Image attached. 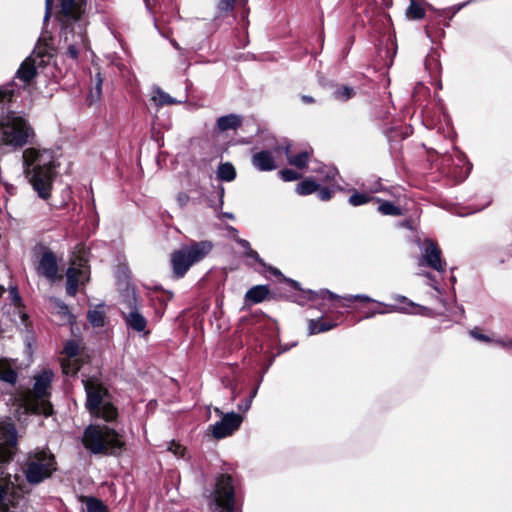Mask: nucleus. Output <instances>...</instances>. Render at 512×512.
I'll list each match as a JSON object with an SVG mask.
<instances>
[{
    "mask_svg": "<svg viewBox=\"0 0 512 512\" xmlns=\"http://www.w3.org/2000/svg\"><path fill=\"white\" fill-rule=\"evenodd\" d=\"M86 0H61L59 19L63 24L61 41L66 48V54L76 60L79 54L88 49L86 36V22L82 18ZM53 0H45V17L47 21L51 16Z\"/></svg>",
    "mask_w": 512,
    "mask_h": 512,
    "instance_id": "f257e3e1",
    "label": "nucleus"
},
{
    "mask_svg": "<svg viewBox=\"0 0 512 512\" xmlns=\"http://www.w3.org/2000/svg\"><path fill=\"white\" fill-rule=\"evenodd\" d=\"M25 177L42 199L50 196L55 176V157L51 150L30 147L23 151Z\"/></svg>",
    "mask_w": 512,
    "mask_h": 512,
    "instance_id": "f03ea898",
    "label": "nucleus"
},
{
    "mask_svg": "<svg viewBox=\"0 0 512 512\" xmlns=\"http://www.w3.org/2000/svg\"><path fill=\"white\" fill-rule=\"evenodd\" d=\"M84 447L93 454L117 455L122 452L125 442L114 429L103 425H90L83 434Z\"/></svg>",
    "mask_w": 512,
    "mask_h": 512,
    "instance_id": "7ed1b4c3",
    "label": "nucleus"
},
{
    "mask_svg": "<svg viewBox=\"0 0 512 512\" xmlns=\"http://www.w3.org/2000/svg\"><path fill=\"white\" fill-rule=\"evenodd\" d=\"M21 467L27 482L38 485L57 470V462L48 449H36L28 453Z\"/></svg>",
    "mask_w": 512,
    "mask_h": 512,
    "instance_id": "20e7f679",
    "label": "nucleus"
},
{
    "mask_svg": "<svg viewBox=\"0 0 512 512\" xmlns=\"http://www.w3.org/2000/svg\"><path fill=\"white\" fill-rule=\"evenodd\" d=\"M54 374L51 370H43L35 377V384L24 397V407L28 412L49 416L53 408L49 401L51 382Z\"/></svg>",
    "mask_w": 512,
    "mask_h": 512,
    "instance_id": "39448f33",
    "label": "nucleus"
},
{
    "mask_svg": "<svg viewBox=\"0 0 512 512\" xmlns=\"http://www.w3.org/2000/svg\"><path fill=\"white\" fill-rule=\"evenodd\" d=\"M35 133L28 122L14 114H9L0 122V141L13 148H22L33 142Z\"/></svg>",
    "mask_w": 512,
    "mask_h": 512,
    "instance_id": "423d86ee",
    "label": "nucleus"
},
{
    "mask_svg": "<svg viewBox=\"0 0 512 512\" xmlns=\"http://www.w3.org/2000/svg\"><path fill=\"white\" fill-rule=\"evenodd\" d=\"M208 506L211 512H234L235 490L230 475L221 474L217 477L215 488L208 497Z\"/></svg>",
    "mask_w": 512,
    "mask_h": 512,
    "instance_id": "0eeeda50",
    "label": "nucleus"
},
{
    "mask_svg": "<svg viewBox=\"0 0 512 512\" xmlns=\"http://www.w3.org/2000/svg\"><path fill=\"white\" fill-rule=\"evenodd\" d=\"M17 447V431L13 423H0V464L10 462Z\"/></svg>",
    "mask_w": 512,
    "mask_h": 512,
    "instance_id": "6e6552de",
    "label": "nucleus"
},
{
    "mask_svg": "<svg viewBox=\"0 0 512 512\" xmlns=\"http://www.w3.org/2000/svg\"><path fill=\"white\" fill-rule=\"evenodd\" d=\"M215 412L222 416V419L210 426L212 435L216 439H222L232 435L237 431L243 421V418L234 412L223 414L220 409L215 408Z\"/></svg>",
    "mask_w": 512,
    "mask_h": 512,
    "instance_id": "1a4fd4ad",
    "label": "nucleus"
},
{
    "mask_svg": "<svg viewBox=\"0 0 512 512\" xmlns=\"http://www.w3.org/2000/svg\"><path fill=\"white\" fill-rule=\"evenodd\" d=\"M419 264L428 266L438 272L445 271L446 263L441 258V250L432 240L425 241Z\"/></svg>",
    "mask_w": 512,
    "mask_h": 512,
    "instance_id": "9d476101",
    "label": "nucleus"
},
{
    "mask_svg": "<svg viewBox=\"0 0 512 512\" xmlns=\"http://www.w3.org/2000/svg\"><path fill=\"white\" fill-rule=\"evenodd\" d=\"M83 383L87 394V408L90 413L92 411H98L101 409L106 390L100 384L90 379L83 381Z\"/></svg>",
    "mask_w": 512,
    "mask_h": 512,
    "instance_id": "9b49d317",
    "label": "nucleus"
},
{
    "mask_svg": "<svg viewBox=\"0 0 512 512\" xmlns=\"http://www.w3.org/2000/svg\"><path fill=\"white\" fill-rule=\"evenodd\" d=\"M0 512H9L10 506L7 502V494L9 490H14L17 486L21 489L20 485L17 484L19 476H14V481L9 473H5L0 466Z\"/></svg>",
    "mask_w": 512,
    "mask_h": 512,
    "instance_id": "f8f14e48",
    "label": "nucleus"
},
{
    "mask_svg": "<svg viewBox=\"0 0 512 512\" xmlns=\"http://www.w3.org/2000/svg\"><path fill=\"white\" fill-rule=\"evenodd\" d=\"M171 264L173 273L178 278L183 277L189 268L193 265L183 246L179 250L172 253Z\"/></svg>",
    "mask_w": 512,
    "mask_h": 512,
    "instance_id": "ddd939ff",
    "label": "nucleus"
},
{
    "mask_svg": "<svg viewBox=\"0 0 512 512\" xmlns=\"http://www.w3.org/2000/svg\"><path fill=\"white\" fill-rule=\"evenodd\" d=\"M212 247L213 244L208 240L192 242L189 245L183 246L193 264L201 261L204 257H206L212 250Z\"/></svg>",
    "mask_w": 512,
    "mask_h": 512,
    "instance_id": "4468645a",
    "label": "nucleus"
},
{
    "mask_svg": "<svg viewBox=\"0 0 512 512\" xmlns=\"http://www.w3.org/2000/svg\"><path fill=\"white\" fill-rule=\"evenodd\" d=\"M53 56V48L49 46L47 39H40L36 48L29 57L36 59V68L44 67Z\"/></svg>",
    "mask_w": 512,
    "mask_h": 512,
    "instance_id": "2eb2a0df",
    "label": "nucleus"
},
{
    "mask_svg": "<svg viewBox=\"0 0 512 512\" xmlns=\"http://www.w3.org/2000/svg\"><path fill=\"white\" fill-rule=\"evenodd\" d=\"M58 271L57 262L52 252H45L38 264V272L48 279H53Z\"/></svg>",
    "mask_w": 512,
    "mask_h": 512,
    "instance_id": "dca6fc26",
    "label": "nucleus"
},
{
    "mask_svg": "<svg viewBox=\"0 0 512 512\" xmlns=\"http://www.w3.org/2000/svg\"><path fill=\"white\" fill-rule=\"evenodd\" d=\"M251 161L253 166L259 171H272L277 168L274 157L267 150L255 153Z\"/></svg>",
    "mask_w": 512,
    "mask_h": 512,
    "instance_id": "f3484780",
    "label": "nucleus"
},
{
    "mask_svg": "<svg viewBox=\"0 0 512 512\" xmlns=\"http://www.w3.org/2000/svg\"><path fill=\"white\" fill-rule=\"evenodd\" d=\"M122 316L128 328L137 332H143L145 330L147 321L139 310L122 311Z\"/></svg>",
    "mask_w": 512,
    "mask_h": 512,
    "instance_id": "a211bd4d",
    "label": "nucleus"
},
{
    "mask_svg": "<svg viewBox=\"0 0 512 512\" xmlns=\"http://www.w3.org/2000/svg\"><path fill=\"white\" fill-rule=\"evenodd\" d=\"M36 59L34 57L26 58L20 65L16 77L28 84L36 76Z\"/></svg>",
    "mask_w": 512,
    "mask_h": 512,
    "instance_id": "6ab92c4d",
    "label": "nucleus"
},
{
    "mask_svg": "<svg viewBox=\"0 0 512 512\" xmlns=\"http://www.w3.org/2000/svg\"><path fill=\"white\" fill-rule=\"evenodd\" d=\"M242 118L236 114H229L221 116L217 119V128L219 131L224 132L227 130H236L240 127Z\"/></svg>",
    "mask_w": 512,
    "mask_h": 512,
    "instance_id": "aec40b11",
    "label": "nucleus"
},
{
    "mask_svg": "<svg viewBox=\"0 0 512 512\" xmlns=\"http://www.w3.org/2000/svg\"><path fill=\"white\" fill-rule=\"evenodd\" d=\"M83 274V272L79 269H76L74 267H70L67 270L66 276H67V284H66V292L70 296H75L78 291V283L80 280V276Z\"/></svg>",
    "mask_w": 512,
    "mask_h": 512,
    "instance_id": "412c9836",
    "label": "nucleus"
},
{
    "mask_svg": "<svg viewBox=\"0 0 512 512\" xmlns=\"http://www.w3.org/2000/svg\"><path fill=\"white\" fill-rule=\"evenodd\" d=\"M269 289L265 285H257L250 288L245 294V300L251 303H260L266 299Z\"/></svg>",
    "mask_w": 512,
    "mask_h": 512,
    "instance_id": "4be33fe9",
    "label": "nucleus"
},
{
    "mask_svg": "<svg viewBox=\"0 0 512 512\" xmlns=\"http://www.w3.org/2000/svg\"><path fill=\"white\" fill-rule=\"evenodd\" d=\"M87 319H88V322L93 327H97V328L103 327L105 325V321H106V314L104 311V306L99 305V306L95 307L94 309L89 310L88 314H87Z\"/></svg>",
    "mask_w": 512,
    "mask_h": 512,
    "instance_id": "5701e85b",
    "label": "nucleus"
},
{
    "mask_svg": "<svg viewBox=\"0 0 512 512\" xmlns=\"http://www.w3.org/2000/svg\"><path fill=\"white\" fill-rule=\"evenodd\" d=\"M284 150H285V154L287 156V159H288V162L290 165H293L299 169H303L306 167L307 165V161H308V152L304 151V152H301L295 156L291 155L290 154V145H286L284 147Z\"/></svg>",
    "mask_w": 512,
    "mask_h": 512,
    "instance_id": "b1692460",
    "label": "nucleus"
},
{
    "mask_svg": "<svg viewBox=\"0 0 512 512\" xmlns=\"http://www.w3.org/2000/svg\"><path fill=\"white\" fill-rule=\"evenodd\" d=\"M336 326V323L327 321L323 318L314 320L311 319L309 321V332L310 334H318L322 332H326L328 330H331Z\"/></svg>",
    "mask_w": 512,
    "mask_h": 512,
    "instance_id": "393cba45",
    "label": "nucleus"
},
{
    "mask_svg": "<svg viewBox=\"0 0 512 512\" xmlns=\"http://www.w3.org/2000/svg\"><path fill=\"white\" fill-rule=\"evenodd\" d=\"M217 176L222 181H228L229 182V181H232V180L235 179V177H236V170H235L234 166L231 163H229V162L222 163L218 167Z\"/></svg>",
    "mask_w": 512,
    "mask_h": 512,
    "instance_id": "a878e982",
    "label": "nucleus"
},
{
    "mask_svg": "<svg viewBox=\"0 0 512 512\" xmlns=\"http://www.w3.org/2000/svg\"><path fill=\"white\" fill-rule=\"evenodd\" d=\"M123 309L122 311H133L138 310L137 308V297L133 289L127 288L123 293L122 300Z\"/></svg>",
    "mask_w": 512,
    "mask_h": 512,
    "instance_id": "bb28decb",
    "label": "nucleus"
},
{
    "mask_svg": "<svg viewBox=\"0 0 512 512\" xmlns=\"http://www.w3.org/2000/svg\"><path fill=\"white\" fill-rule=\"evenodd\" d=\"M236 242L245 250L246 257L253 259L261 266L266 267V263L264 262V260L259 256L257 251L251 248L250 243L247 240L242 238H236Z\"/></svg>",
    "mask_w": 512,
    "mask_h": 512,
    "instance_id": "cd10ccee",
    "label": "nucleus"
},
{
    "mask_svg": "<svg viewBox=\"0 0 512 512\" xmlns=\"http://www.w3.org/2000/svg\"><path fill=\"white\" fill-rule=\"evenodd\" d=\"M152 100L158 105V106H164V105H174L181 103L180 101H177L173 97H171L168 93L164 92L160 88H157L154 92V95L152 97Z\"/></svg>",
    "mask_w": 512,
    "mask_h": 512,
    "instance_id": "c85d7f7f",
    "label": "nucleus"
},
{
    "mask_svg": "<svg viewBox=\"0 0 512 512\" xmlns=\"http://www.w3.org/2000/svg\"><path fill=\"white\" fill-rule=\"evenodd\" d=\"M91 414L101 417L106 421H111L116 417L117 411L111 404L102 403L101 409L98 411H92Z\"/></svg>",
    "mask_w": 512,
    "mask_h": 512,
    "instance_id": "c756f323",
    "label": "nucleus"
},
{
    "mask_svg": "<svg viewBox=\"0 0 512 512\" xmlns=\"http://www.w3.org/2000/svg\"><path fill=\"white\" fill-rule=\"evenodd\" d=\"M318 188L319 185L314 180L307 178L297 185L296 192L299 195H309L317 191Z\"/></svg>",
    "mask_w": 512,
    "mask_h": 512,
    "instance_id": "7c9ffc66",
    "label": "nucleus"
},
{
    "mask_svg": "<svg viewBox=\"0 0 512 512\" xmlns=\"http://www.w3.org/2000/svg\"><path fill=\"white\" fill-rule=\"evenodd\" d=\"M84 502L86 504L87 512H109L107 506L97 498L85 497Z\"/></svg>",
    "mask_w": 512,
    "mask_h": 512,
    "instance_id": "2f4dec72",
    "label": "nucleus"
},
{
    "mask_svg": "<svg viewBox=\"0 0 512 512\" xmlns=\"http://www.w3.org/2000/svg\"><path fill=\"white\" fill-rule=\"evenodd\" d=\"M61 366L66 375H75L80 370V362L77 358L63 359Z\"/></svg>",
    "mask_w": 512,
    "mask_h": 512,
    "instance_id": "473e14b6",
    "label": "nucleus"
},
{
    "mask_svg": "<svg viewBox=\"0 0 512 512\" xmlns=\"http://www.w3.org/2000/svg\"><path fill=\"white\" fill-rule=\"evenodd\" d=\"M378 211L380 213H382L383 215H391V216L402 215L401 209L389 201L382 202L378 207Z\"/></svg>",
    "mask_w": 512,
    "mask_h": 512,
    "instance_id": "72a5a7b5",
    "label": "nucleus"
},
{
    "mask_svg": "<svg viewBox=\"0 0 512 512\" xmlns=\"http://www.w3.org/2000/svg\"><path fill=\"white\" fill-rule=\"evenodd\" d=\"M374 198L371 197L369 194L366 193H359L357 191H354V193L349 197L348 202L352 206H360L368 203L369 201L373 200Z\"/></svg>",
    "mask_w": 512,
    "mask_h": 512,
    "instance_id": "f704fd0d",
    "label": "nucleus"
},
{
    "mask_svg": "<svg viewBox=\"0 0 512 512\" xmlns=\"http://www.w3.org/2000/svg\"><path fill=\"white\" fill-rule=\"evenodd\" d=\"M407 15L411 19H421L425 15V11L421 5L412 1L409 8L407 9Z\"/></svg>",
    "mask_w": 512,
    "mask_h": 512,
    "instance_id": "c9c22d12",
    "label": "nucleus"
},
{
    "mask_svg": "<svg viewBox=\"0 0 512 512\" xmlns=\"http://www.w3.org/2000/svg\"><path fill=\"white\" fill-rule=\"evenodd\" d=\"M96 84L95 86L90 90L89 98L91 101H96L100 98L102 93V78L100 76V73H97L95 76Z\"/></svg>",
    "mask_w": 512,
    "mask_h": 512,
    "instance_id": "e433bc0d",
    "label": "nucleus"
},
{
    "mask_svg": "<svg viewBox=\"0 0 512 512\" xmlns=\"http://www.w3.org/2000/svg\"><path fill=\"white\" fill-rule=\"evenodd\" d=\"M238 0H219L217 10L219 15L227 14L234 9V5Z\"/></svg>",
    "mask_w": 512,
    "mask_h": 512,
    "instance_id": "4c0bfd02",
    "label": "nucleus"
},
{
    "mask_svg": "<svg viewBox=\"0 0 512 512\" xmlns=\"http://www.w3.org/2000/svg\"><path fill=\"white\" fill-rule=\"evenodd\" d=\"M14 84L8 83L0 87V102L8 101L14 95Z\"/></svg>",
    "mask_w": 512,
    "mask_h": 512,
    "instance_id": "58836bf2",
    "label": "nucleus"
},
{
    "mask_svg": "<svg viewBox=\"0 0 512 512\" xmlns=\"http://www.w3.org/2000/svg\"><path fill=\"white\" fill-rule=\"evenodd\" d=\"M354 90L348 86H343L335 91V97L339 100H348L354 96Z\"/></svg>",
    "mask_w": 512,
    "mask_h": 512,
    "instance_id": "ea45409f",
    "label": "nucleus"
},
{
    "mask_svg": "<svg viewBox=\"0 0 512 512\" xmlns=\"http://www.w3.org/2000/svg\"><path fill=\"white\" fill-rule=\"evenodd\" d=\"M439 61L435 54L429 55L425 60V67L430 72H437L439 70Z\"/></svg>",
    "mask_w": 512,
    "mask_h": 512,
    "instance_id": "a19ab883",
    "label": "nucleus"
},
{
    "mask_svg": "<svg viewBox=\"0 0 512 512\" xmlns=\"http://www.w3.org/2000/svg\"><path fill=\"white\" fill-rule=\"evenodd\" d=\"M279 175L284 181H294L298 180L301 177V175L298 172L292 169L281 170L279 171Z\"/></svg>",
    "mask_w": 512,
    "mask_h": 512,
    "instance_id": "79ce46f5",
    "label": "nucleus"
},
{
    "mask_svg": "<svg viewBox=\"0 0 512 512\" xmlns=\"http://www.w3.org/2000/svg\"><path fill=\"white\" fill-rule=\"evenodd\" d=\"M64 352L68 358H76L78 354V347L74 342H68L64 348Z\"/></svg>",
    "mask_w": 512,
    "mask_h": 512,
    "instance_id": "37998d69",
    "label": "nucleus"
},
{
    "mask_svg": "<svg viewBox=\"0 0 512 512\" xmlns=\"http://www.w3.org/2000/svg\"><path fill=\"white\" fill-rule=\"evenodd\" d=\"M318 197L322 201H328L332 198L333 192L327 187L318 188Z\"/></svg>",
    "mask_w": 512,
    "mask_h": 512,
    "instance_id": "c03bdc74",
    "label": "nucleus"
},
{
    "mask_svg": "<svg viewBox=\"0 0 512 512\" xmlns=\"http://www.w3.org/2000/svg\"><path fill=\"white\" fill-rule=\"evenodd\" d=\"M344 300L348 301V302H352V301H365V302H370V301H373L369 296L367 295H349V296H346V297H343Z\"/></svg>",
    "mask_w": 512,
    "mask_h": 512,
    "instance_id": "a18cd8bd",
    "label": "nucleus"
},
{
    "mask_svg": "<svg viewBox=\"0 0 512 512\" xmlns=\"http://www.w3.org/2000/svg\"><path fill=\"white\" fill-rule=\"evenodd\" d=\"M169 450L172 451L178 457H182L185 451L184 447L175 442L171 443Z\"/></svg>",
    "mask_w": 512,
    "mask_h": 512,
    "instance_id": "49530a36",
    "label": "nucleus"
},
{
    "mask_svg": "<svg viewBox=\"0 0 512 512\" xmlns=\"http://www.w3.org/2000/svg\"><path fill=\"white\" fill-rule=\"evenodd\" d=\"M470 335L476 339V340H479V341H483V342H489L490 341V338L482 333L479 332L478 329H473L470 331Z\"/></svg>",
    "mask_w": 512,
    "mask_h": 512,
    "instance_id": "de8ad7c7",
    "label": "nucleus"
},
{
    "mask_svg": "<svg viewBox=\"0 0 512 512\" xmlns=\"http://www.w3.org/2000/svg\"><path fill=\"white\" fill-rule=\"evenodd\" d=\"M177 202L180 207H184L189 202V196L186 193H179L177 195Z\"/></svg>",
    "mask_w": 512,
    "mask_h": 512,
    "instance_id": "09e8293b",
    "label": "nucleus"
},
{
    "mask_svg": "<svg viewBox=\"0 0 512 512\" xmlns=\"http://www.w3.org/2000/svg\"><path fill=\"white\" fill-rule=\"evenodd\" d=\"M10 295L12 297V300H13L14 304L18 305L19 302H20V297H19L17 289L16 288H12L10 290Z\"/></svg>",
    "mask_w": 512,
    "mask_h": 512,
    "instance_id": "8fccbe9b",
    "label": "nucleus"
},
{
    "mask_svg": "<svg viewBox=\"0 0 512 512\" xmlns=\"http://www.w3.org/2000/svg\"><path fill=\"white\" fill-rule=\"evenodd\" d=\"M57 306L59 307L61 313H63L64 315H67L69 318L71 317V314L69 312V309H68L67 305H65L62 302H58Z\"/></svg>",
    "mask_w": 512,
    "mask_h": 512,
    "instance_id": "3c124183",
    "label": "nucleus"
},
{
    "mask_svg": "<svg viewBox=\"0 0 512 512\" xmlns=\"http://www.w3.org/2000/svg\"><path fill=\"white\" fill-rule=\"evenodd\" d=\"M321 294H322L323 298H326V297H328L330 299H338L339 298V296L335 295L334 293H332L328 290L321 291Z\"/></svg>",
    "mask_w": 512,
    "mask_h": 512,
    "instance_id": "603ef678",
    "label": "nucleus"
},
{
    "mask_svg": "<svg viewBox=\"0 0 512 512\" xmlns=\"http://www.w3.org/2000/svg\"><path fill=\"white\" fill-rule=\"evenodd\" d=\"M265 269L269 270L273 275L275 276H282V273L279 269L275 268V267H272V266H268L266 264V267H264Z\"/></svg>",
    "mask_w": 512,
    "mask_h": 512,
    "instance_id": "864d4df0",
    "label": "nucleus"
},
{
    "mask_svg": "<svg viewBox=\"0 0 512 512\" xmlns=\"http://www.w3.org/2000/svg\"><path fill=\"white\" fill-rule=\"evenodd\" d=\"M386 311L384 310H378V311H371L369 313H367V315L365 316V318H372L374 317L376 314H384Z\"/></svg>",
    "mask_w": 512,
    "mask_h": 512,
    "instance_id": "5fc2aeb1",
    "label": "nucleus"
},
{
    "mask_svg": "<svg viewBox=\"0 0 512 512\" xmlns=\"http://www.w3.org/2000/svg\"><path fill=\"white\" fill-rule=\"evenodd\" d=\"M302 101L306 104H312L314 103V99L311 96L303 95Z\"/></svg>",
    "mask_w": 512,
    "mask_h": 512,
    "instance_id": "6e6d98bb",
    "label": "nucleus"
},
{
    "mask_svg": "<svg viewBox=\"0 0 512 512\" xmlns=\"http://www.w3.org/2000/svg\"><path fill=\"white\" fill-rule=\"evenodd\" d=\"M256 392H257L256 389L254 391H252L251 398L249 399L248 403L246 404L245 410H248L250 408L251 399L256 395Z\"/></svg>",
    "mask_w": 512,
    "mask_h": 512,
    "instance_id": "4d7b16f0",
    "label": "nucleus"
},
{
    "mask_svg": "<svg viewBox=\"0 0 512 512\" xmlns=\"http://www.w3.org/2000/svg\"><path fill=\"white\" fill-rule=\"evenodd\" d=\"M287 281L291 284V286H292V287L297 288L298 283H297L296 281H294V280H290V279H289V280H287Z\"/></svg>",
    "mask_w": 512,
    "mask_h": 512,
    "instance_id": "13d9d810",
    "label": "nucleus"
},
{
    "mask_svg": "<svg viewBox=\"0 0 512 512\" xmlns=\"http://www.w3.org/2000/svg\"><path fill=\"white\" fill-rule=\"evenodd\" d=\"M224 216H226V217H228L230 219L234 218L233 214H231V213H224Z\"/></svg>",
    "mask_w": 512,
    "mask_h": 512,
    "instance_id": "bf43d9fd",
    "label": "nucleus"
},
{
    "mask_svg": "<svg viewBox=\"0 0 512 512\" xmlns=\"http://www.w3.org/2000/svg\"><path fill=\"white\" fill-rule=\"evenodd\" d=\"M409 304H410L411 307H415L414 303L410 302Z\"/></svg>",
    "mask_w": 512,
    "mask_h": 512,
    "instance_id": "052dcab7",
    "label": "nucleus"
},
{
    "mask_svg": "<svg viewBox=\"0 0 512 512\" xmlns=\"http://www.w3.org/2000/svg\"><path fill=\"white\" fill-rule=\"evenodd\" d=\"M242 408L245 409V405L239 406V409H242Z\"/></svg>",
    "mask_w": 512,
    "mask_h": 512,
    "instance_id": "680f3d73",
    "label": "nucleus"
},
{
    "mask_svg": "<svg viewBox=\"0 0 512 512\" xmlns=\"http://www.w3.org/2000/svg\"><path fill=\"white\" fill-rule=\"evenodd\" d=\"M242 408L245 409V405L239 406V409H242Z\"/></svg>",
    "mask_w": 512,
    "mask_h": 512,
    "instance_id": "e2e57ef3",
    "label": "nucleus"
}]
</instances>
